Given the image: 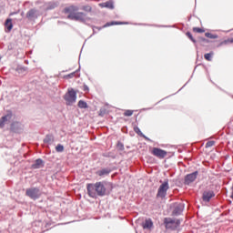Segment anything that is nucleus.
Segmentation results:
<instances>
[{
	"label": "nucleus",
	"mask_w": 233,
	"mask_h": 233,
	"mask_svg": "<svg viewBox=\"0 0 233 233\" xmlns=\"http://www.w3.org/2000/svg\"><path fill=\"white\" fill-rule=\"evenodd\" d=\"M184 210H185V204L177 203V202L174 203L172 216H175V217L181 216V214H183Z\"/></svg>",
	"instance_id": "8"
},
{
	"label": "nucleus",
	"mask_w": 233,
	"mask_h": 233,
	"mask_svg": "<svg viewBox=\"0 0 233 233\" xmlns=\"http://www.w3.org/2000/svg\"><path fill=\"white\" fill-rule=\"evenodd\" d=\"M67 79H72V77H79V69L76 70L75 72L66 76Z\"/></svg>",
	"instance_id": "20"
},
{
	"label": "nucleus",
	"mask_w": 233,
	"mask_h": 233,
	"mask_svg": "<svg viewBox=\"0 0 233 233\" xmlns=\"http://www.w3.org/2000/svg\"><path fill=\"white\" fill-rule=\"evenodd\" d=\"M213 56H214V52L207 53L204 55V57L207 61H212Z\"/></svg>",
	"instance_id": "22"
},
{
	"label": "nucleus",
	"mask_w": 233,
	"mask_h": 233,
	"mask_svg": "<svg viewBox=\"0 0 233 233\" xmlns=\"http://www.w3.org/2000/svg\"><path fill=\"white\" fill-rule=\"evenodd\" d=\"M168 188H170V186L168 185V179H166L159 186L157 193V198H161V199H165V198H167V192H168Z\"/></svg>",
	"instance_id": "6"
},
{
	"label": "nucleus",
	"mask_w": 233,
	"mask_h": 233,
	"mask_svg": "<svg viewBox=\"0 0 233 233\" xmlns=\"http://www.w3.org/2000/svg\"><path fill=\"white\" fill-rule=\"evenodd\" d=\"M110 185L107 181H99L95 184H87L86 190L89 198L93 199L99 198H104V196H108V189L106 186Z\"/></svg>",
	"instance_id": "1"
},
{
	"label": "nucleus",
	"mask_w": 233,
	"mask_h": 233,
	"mask_svg": "<svg viewBox=\"0 0 233 233\" xmlns=\"http://www.w3.org/2000/svg\"><path fill=\"white\" fill-rule=\"evenodd\" d=\"M64 99L67 106H72L74 103H76L77 99V93L74 89H68L67 93L64 96Z\"/></svg>",
	"instance_id": "5"
},
{
	"label": "nucleus",
	"mask_w": 233,
	"mask_h": 233,
	"mask_svg": "<svg viewBox=\"0 0 233 233\" xmlns=\"http://www.w3.org/2000/svg\"><path fill=\"white\" fill-rule=\"evenodd\" d=\"M205 35L208 38V39H218V35H213L211 33H206Z\"/></svg>",
	"instance_id": "25"
},
{
	"label": "nucleus",
	"mask_w": 233,
	"mask_h": 233,
	"mask_svg": "<svg viewBox=\"0 0 233 233\" xmlns=\"http://www.w3.org/2000/svg\"><path fill=\"white\" fill-rule=\"evenodd\" d=\"M43 193L39 187H32L25 189V196L34 201L39 199Z\"/></svg>",
	"instance_id": "4"
},
{
	"label": "nucleus",
	"mask_w": 233,
	"mask_h": 233,
	"mask_svg": "<svg viewBox=\"0 0 233 233\" xmlns=\"http://www.w3.org/2000/svg\"><path fill=\"white\" fill-rule=\"evenodd\" d=\"M186 35L188 37V39H190V41H192V43L196 45L197 41L195 40L194 36H192V33L187 32Z\"/></svg>",
	"instance_id": "26"
},
{
	"label": "nucleus",
	"mask_w": 233,
	"mask_h": 233,
	"mask_svg": "<svg viewBox=\"0 0 233 233\" xmlns=\"http://www.w3.org/2000/svg\"><path fill=\"white\" fill-rule=\"evenodd\" d=\"M164 225L167 230H177V228H179V226L181 225V220L173 219L171 218H165Z\"/></svg>",
	"instance_id": "3"
},
{
	"label": "nucleus",
	"mask_w": 233,
	"mask_h": 233,
	"mask_svg": "<svg viewBox=\"0 0 233 233\" xmlns=\"http://www.w3.org/2000/svg\"><path fill=\"white\" fill-rule=\"evenodd\" d=\"M114 25H127V23H124V22H116V21L107 22V23L104 25V28H106L107 26H114Z\"/></svg>",
	"instance_id": "19"
},
{
	"label": "nucleus",
	"mask_w": 233,
	"mask_h": 233,
	"mask_svg": "<svg viewBox=\"0 0 233 233\" xmlns=\"http://www.w3.org/2000/svg\"><path fill=\"white\" fill-rule=\"evenodd\" d=\"M44 143L46 145H52V143H54V135L52 134L46 135V137L44 138Z\"/></svg>",
	"instance_id": "17"
},
{
	"label": "nucleus",
	"mask_w": 233,
	"mask_h": 233,
	"mask_svg": "<svg viewBox=\"0 0 233 233\" xmlns=\"http://www.w3.org/2000/svg\"><path fill=\"white\" fill-rule=\"evenodd\" d=\"M14 117V113L11 110H7L6 114L0 118V128H5V125H8Z\"/></svg>",
	"instance_id": "7"
},
{
	"label": "nucleus",
	"mask_w": 233,
	"mask_h": 233,
	"mask_svg": "<svg viewBox=\"0 0 233 233\" xmlns=\"http://www.w3.org/2000/svg\"><path fill=\"white\" fill-rule=\"evenodd\" d=\"M52 8H55V7L51 5V6L49 7V10H52Z\"/></svg>",
	"instance_id": "35"
},
{
	"label": "nucleus",
	"mask_w": 233,
	"mask_h": 233,
	"mask_svg": "<svg viewBox=\"0 0 233 233\" xmlns=\"http://www.w3.org/2000/svg\"><path fill=\"white\" fill-rule=\"evenodd\" d=\"M116 148L120 152H123V150H125V144H123V142H121V141H118L116 144Z\"/></svg>",
	"instance_id": "23"
},
{
	"label": "nucleus",
	"mask_w": 233,
	"mask_h": 233,
	"mask_svg": "<svg viewBox=\"0 0 233 233\" xmlns=\"http://www.w3.org/2000/svg\"><path fill=\"white\" fill-rule=\"evenodd\" d=\"M97 28V30H101V27H96Z\"/></svg>",
	"instance_id": "36"
},
{
	"label": "nucleus",
	"mask_w": 233,
	"mask_h": 233,
	"mask_svg": "<svg viewBox=\"0 0 233 233\" xmlns=\"http://www.w3.org/2000/svg\"><path fill=\"white\" fill-rule=\"evenodd\" d=\"M133 114H134V111H132L130 109H127V110L125 111L124 116L126 117H130V116H132Z\"/></svg>",
	"instance_id": "29"
},
{
	"label": "nucleus",
	"mask_w": 233,
	"mask_h": 233,
	"mask_svg": "<svg viewBox=\"0 0 233 233\" xmlns=\"http://www.w3.org/2000/svg\"><path fill=\"white\" fill-rule=\"evenodd\" d=\"M140 137H144L146 141H152L148 137L145 136V134H143V136Z\"/></svg>",
	"instance_id": "32"
},
{
	"label": "nucleus",
	"mask_w": 233,
	"mask_h": 233,
	"mask_svg": "<svg viewBox=\"0 0 233 233\" xmlns=\"http://www.w3.org/2000/svg\"><path fill=\"white\" fill-rule=\"evenodd\" d=\"M228 43H233V38H228L223 42V45H228Z\"/></svg>",
	"instance_id": "31"
},
{
	"label": "nucleus",
	"mask_w": 233,
	"mask_h": 233,
	"mask_svg": "<svg viewBox=\"0 0 233 233\" xmlns=\"http://www.w3.org/2000/svg\"><path fill=\"white\" fill-rule=\"evenodd\" d=\"M78 108H88V104L85 100H79L77 104Z\"/></svg>",
	"instance_id": "21"
},
{
	"label": "nucleus",
	"mask_w": 233,
	"mask_h": 233,
	"mask_svg": "<svg viewBox=\"0 0 233 233\" xmlns=\"http://www.w3.org/2000/svg\"><path fill=\"white\" fill-rule=\"evenodd\" d=\"M43 167H45V161H43L41 158H37L31 165V168H33V170H37L39 168H43Z\"/></svg>",
	"instance_id": "14"
},
{
	"label": "nucleus",
	"mask_w": 233,
	"mask_h": 233,
	"mask_svg": "<svg viewBox=\"0 0 233 233\" xmlns=\"http://www.w3.org/2000/svg\"><path fill=\"white\" fill-rule=\"evenodd\" d=\"M64 14H68L67 19L70 21H79L80 23H86V15L79 12L77 5H70L64 9Z\"/></svg>",
	"instance_id": "2"
},
{
	"label": "nucleus",
	"mask_w": 233,
	"mask_h": 233,
	"mask_svg": "<svg viewBox=\"0 0 233 233\" xmlns=\"http://www.w3.org/2000/svg\"><path fill=\"white\" fill-rule=\"evenodd\" d=\"M5 32H12L14 28V24H12V18H7L5 23Z\"/></svg>",
	"instance_id": "16"
},
{
	"label": "nucleus",
	"mask_w": 233,
	"mask_h": 233,
	"mask_svg": "<svg viewBox=\"0 0 233 233\" xmlns=\"http://www.w3.org/2000/svg\"><path fill=\"white\" fill-rule=\"evenodd\" d=\"M198 176H199L198 171H195L193 173L187 174L184 178V185H190L191 183H194L196 179H198Z\"/></svg>",
	"instance_id": "10"
},
{
	"label": "nucleus",
	"mask_w": 233,
	"mask_h": 233,
	"mask_svg": "<svg viewBox=\"0 0 233 233\" xmlns=\"http://www.w3.org/2000/svg\"><path fill=\"white\" fill-rule=\"evenodd\" d=\"M216 145V141L210 140L206 143V148H210V147H214Z\"/></svg>",
	"instance_id": "27"
},
{
	"label": "nucleus",
	"mask_w": 233,
	"mask_h": 233,
	"mask_svg": "<svg viewBox=\"0 0 233 233\" xmlns=\"http://www.w3.org/2000/svg\"><path fill=\"white\" fill-rule=\"evenodd\" d=\"M112 172V168L110 167H104L100 170H97L96 172V175L99 177H106V176H110V173Z\"/></svg>",
	"instance_id": "13"
},
{
	"label": "nucleus",
	"mask_w": 233,
	"mask_h": 233,
	"mask_svg": "<svg viewBox=\"0 0 233 233\" xmlns=\"http://www.w3.org/2000/svg\"><path fill=\"white\" fill-rule=\"evenodd\" d=\"M134 132H136V134H137V136H140V137H141V136H143V132H141V129H139V127H134Z\"/></svg>",
	"instance_id": "30"
},
{
	"label": "nucleus",
	"mask_w": 233,
	"mask_h": 233,
	"mask_svg": "<svg viewBox=\"0 0 233 233\" xmlns=\"http://www.w3.org/2000/svg\"><path fill=\"white\" fill-rule=\"evenodd\" d=\"M200 41H201L202 43H208V39H207V38H205V37H201V38H200Z\"/></svg>",
	"instance_id": "33"
},
{
	"label": "nucleus",
	"mask_w": 233,
	"mask_h": 233,
	"mask_svg": "<svg viewBox=\"0 0 233 233\" xmlns=\"http://www.w3.org/2000/svg\"><path fill=\"white\" fill-rule=\"evenodd\" d=\"M26 19H28V21H35V19H37V17H39V10L33 8L30 9L26 15H25Z\"/></svg>",
	"instance_id": "11"
},
{
	"label": "nucleus",
	"mask_w": 233,
	"mask_h": 233,
	"mask_svg": "<svg viewBox=\"0 0 233 233\" xmlns=\"http://www.w3.org/2000/svg\"><path fill=\"white\" fill-rule=\"evenodd\" d=\"M212 198H216V192H214L212 189H206L202 193V201L204 203H210Z\"/></svg>",
	"instance_id": "9"
},
{
	"label": "nucleus",
	"mask_w": 233,
	"mask_h": 233,
	"mask_svg": "<svg viewBox=\"0 0 233 233\" xmlns=\"http://www.w3.org/2000/svg\"><path fill=\"white\" fill-rule=\"evenodd\" d=\"M100 6H102V8H109V10H114V3L110 1L100 4Z\"/></svg>",
	"instance_id": "18"
},
{
	"label": "nucleus",
	"mask_w": 233,
	"mask_h": 233,
	"mask_svg": "<svg viewBox=\"0 0 233 233\" xmlns=\"http://www.w3.org/2000/svg\"><path fill=\"white\" fill-rule=\"evenodd\" d=\"M142 227L144 229L150 230L152 227H154V222H152V218H147L144 223H142Z\"/></svg>",
	"instance_id": "15"
},
{
	"label": "nucleus",
	"mask_w": 233,
	"mask_h": 233,
	"mask_svg": "<svg viewBox=\"0 0 233 233\" xmlns=\"http://www.w3.org/2000/svg\"><path fill=\"white\" fill-rule=\"evenodd\" d=\"M193 32H197L198 34H203V32H205V29L200 27H193Z\"/></svg>",
	"instance_id": "28"
},
{
	"label": "nucleus",
	"mask_w": 233,
	"mask_h": 233,
	"mask_svg": "<svg viewBox=\"0 0 233 233\" xmlns=\"http://www.w3.org/2000/svg\"><path fill=\"white\" fill-rule=\"evenodd\" d=\"M56 151L58 152V153L65 152V147L61 144H58L56 147Z\"/></svg>",
	"instance_id": "24"
},
{
	"label": "nucleus",
	"mask_w": 233,
	"mask_h": 233,
	"mask_svg": "<svg viewBox=\"0 0 233 233\" xmlns=\"http://www.w3.org/2000/svg\"><path fill=\"white\" fill-rule=\"evenodd\" d=\"M88 90H89V89H88V86L85 85V86H84V92H88Z\"/></svg>",
	"instance_id": "34"
},
{
	"label": "nucleus",
	"mask_w": 233,
	"mask_h": 233,
	"mask_svg": "<svg viewBox=\"0 0 233 233\" xmlns=\"http://www.w3.org/2000/svg\"><path fill=\"white\" fill-rule=\"evenodd\" d=\"M152 154L153 156H156V157H158L159 159H165V157H167V151L159 147H154Z\"/></svg>",
	"instance_id": "12"
}]
</instances>
